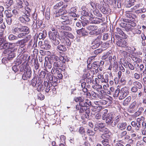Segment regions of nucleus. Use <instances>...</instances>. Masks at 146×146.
I'll list each match as a JSON object with an SVG mask.
<instances>
[{
	"label": "nucleus",
	"instance_id": "nucleus-29",
	"mask_svg": "<svg viewBox=\"0 0 146 146\" xmlns=\"http://www.w3.org/2000/svg\"><path fill=\"white\" fill-rule=\"evenodd\" d=\"M58 34V33H56L51 32H48L49 36L51 40L56 38V37Z\"/></svg>",
	"mask_w": 146,
	"mask_h": 146
},
{
	"label": "nucleus",
	"instance_id": "nucleus-56",
	"mask_svg": "<svg viewBox=\"0 0 146 146\" xmlns=\"http://www.w3.org/2000/svg\"><path fill=\"white\" fill-rule=\"evenodd\" d=\"M63 3V2L61 1L59 3H56V5L54 6V9H57L62 5Z\"/></svg>",
	"mask_w": 146,
	"mask_h": 146
},
{
	"label": "nucleus",
	"instance_id": "nucleus-11",
	"mask_svg": "<svg viewBox=\"0 0 146 146\" xmlns=\"http://www.w3.org/2000/svg\"><path fill=\"white\" fill-rule=\"evenodd\" d=\"M31 35H29L26 38L22 40H18L16 42V44L17 46H19L21 48L25 46L26 43L31 38Z\"/></svg>",
	"mask_w": 146,
	"mask_h": 146
},
{
	"label": "nucleus",
	"instance_id": "nucleus-44",
	"mask_svg": "<svg viewBox=\"0 0 146 146\" xmlns=\"http://www.w3.org/2000/svg\"><path fill=\"white\" fill-rule=\"evenodd\" d=\"M63 33L65 36H66L70 38L73 39L74 38V36L70 33L64 31Z\"/></svg>",
	"mask_w": 146,
	"mask_h": 146
},
{
	"label": "nucleus",
	"instance_id": "nucleus-32",
	"mask_svg": "<svg viewBox=\"0 0 146 146\" xmlns=\"http://www.w3.org/2000/svg\"><path fill=\"white\" fill-rule=\"evenodd\" d=\"M34 71L35 73L39 71V64L37 60H35L34 62Z\"/></svg>",
	"mask_w": 146,
	"mask_h": 146
},
{
	"label": "nucleus",
	"instance_id": "nucleus-4",
	"mask_svg": "<svg viewBox=\"0 0 146 146\" xmlns=\"http://www.w3.org/2000/svg\"><path fill=\"white\" fill-rule=\"evenodd\" d=\"M91 103L90 101L89 100H85L76 106V109L79 111L80 113H83L84 111L86 109V107L89 106H91Z\"/></svg>",
	"mask_w": 146,
	"mask_h": 146
},
{
	"label": "nucleus",
	"instance_id": "nucleus-31",
	"mask_svg": "<svg viewBox=\"0 0 146 146\" xmlns=\"http://www.w3.org/2000/svg\"><path fill=\"white\" fill-rule=\"evenodd\" d=\"M111 39V41H112V38L111 36V35L108 33H104L103 34L102 40H106Z\"/></svg>",
	"mask_w": 146,
	"mask_h": 146
},
{
	"label": "nucleus",
	"instance_id": "nucleus-23",
	"mask_svg": "<svg viewBox=\"0 0 146 146\" xmlns=\"http://www.w3.org/2000/svg\"><path fill=\"white\" fill-rule=\"evenodd\" d=\"M21 22L23 23H25L29 21L30 19L27 15H23L19 18Z\"/></svg>",
	"mask_w": 146,
	"mask_h": 146
},
{
	"label": "nucleus",
	"instance_id": "nucleus-55",
	"mask_svg": "<svg viewBox=\"0 0 146 146\" xmlns=\"http://www.w3.org/2000/svg\"><path fill=\"white\" fill-rule=\"evenodd\" d=\"M44 43L45 45L48 50H49L51 48V46L49 44V43L48 40H45L44 41Z\"/></svg>",
	"mask_w": 146,
	"mask_h": 146
},
{
	"label": "nucleus",
	"instance_id": "nucleus-61",
	"mask_svg": "<svg viewBox=\"0 0 146 146\" xmlns=\"http://www.w3.org/2000/svg\"><path fill=\"white\" fill-rule=\"evenodd\" d=\"M12 17L6 18V21L7 24L9 25H11L12 22Z\"/></svg>",
	"mask_w": 146,
	"mask_h": 146
},
{
	"label": "nucleus",
	"instance_id": "nucleus-57",
	"mask_svg": "<svg viewBox=\"0 0 146 146\" xmlns=\"http://www.w3.org/2000/svg\"><path fill=\"white\" fill-rule=\"evenodd\" d=\"M94 14L95 15L98 17H100L102 16V14L100 13L98 9L95 10L94 11Z\"/></svg>",
	"mask_w": 146,
	"mask_h": 146
},
{
	"label": "nucleus",
	"instance_id": "nucleus-59",
	"mask_svg": "<svg viewBox=\"0 0 146 146\" xmlns=\"http://www.w3.org/2000/svg\"><path fill=\"white\" fill-rule=\"evenodd\" d=\"M6 3L7 6L10 7L13 3V0H7Z\"/></svg>",
	"mask_w": 146,
	"mask_h": 146
},
{
	"label": "nucleus",
	"instance_id": "nucleus-51",
	"mask_svg": "<svg viewBox=\"0 0 146 146\" xmlns=\"http://www.w3.org/2000/svg\"><path fill=\"white\" fill-rule=\"evenodd\" d=\"M36 78L34 77L32 80L31 84L33 86L35 87L37 85Z\"/></svg>",
	"mask_w": 146,
	"mask_h": 146
},
{
	"label": "nucleus",
	"instance_id": "nucleus-40",
	"mask_svg": "<svg viewBox=\"0 0 146 146\" xmlns=\"http://www.w3.org/2000/svg\"><path fill=\"white\" fill-rule=\"evenodd\" d=\"M51 62V61H50L49 60L48 62L47 61H45L44 64L45 67L46 68H47L49 69H50L52 67Z\"/></svg>",
	"mask_w": 146,
	"mask_h": 146
},
{
	"label": "nucleus",
	"instance_id": "nucleus-3",
	"mask_svg": "<svg viewBox=\"0 0 146 146\" xmlns=\"http://www.w3.org/2000/svg\"><path fill=\"white\" fill-rule=\"evenodd\" d=\"M115 36L117 40V45L118 46L125 48L126 50H131V48L128 45L127 42L123 38L121 37L118 35H115Z\"/></svg>",
	"mask_w": 146,
	"mask_h": 146
},
{
	"label": "nucleus",
	"instance_id": "nucleus-9",
	"mask_svg": "<svg viewBox=\"0 0 146 146\" xmlns=\"http://www.w3.org/2000/svg\"><path fill=\"white\" fill-rule=\"evenodd\" d=\"M46 76L49 79L50 83H51V85L56 86L58 79L56 76L51 75L50 74H48Z\"/></svg>",
	"mask_w": 146,
	"mask_h": 146
},
{
	"label": "nucleus",
	"instance_id": "nucleus-14",
	"mask_svg": "<svg viewBox=\"0 0 146 146\" xmlns=\"http://www.w3.org/2000/svg\"><path fill=\"white\" fill-rule=\"evenodd\" d=\"M104 131H105L104 132L105 133L102 134L101 136V137L103 139L101 142L102 144L104 143L103 142H104L106 141V140L108 141L109 142L108 139L110 138L111 135V133L109 131L108 129V130Z\"/></svg>",
	"mask_w": 146,
	"mask_h": 146
},
{
	"label": "nucleus",
	"instance_id": "nucleus-10",
	"mask_svg": "<svg viewBox=\"0 0 146 146\" xmlns=\"http://www.w3.org/2000/svg\"><path fill=\"white\" fill-rule=\"evenodd\" d=\"M94 130L95 131H99L104 132V131L108 130V129L105 127V125L103 123L96 124L95 125Z\"/></svg>",
	"mask_w": 146,
	"mask_h": 146
},
{
	"label": "nucleus",
	"instance_id": "nucleus-54",
	"mask_svg": "<svg viewBox=\"0 0 146 146\" xmlns=\"http://www.w3.org/2000/svg\"><path fill=\"white\" fill-rule=\"evenodd\" d=\"M87 11H80L81 14L82 15L81 17L82 19V18H83L84 16L87 17L89 16V13Z\"/></svg>",
	"mask_w": 146,
	"mask_h": 146
},
{
	"label": "nucleus",
	"instance_id": "nucleus-28",
	"mask_svg": "<svg viewBox=\"0 0 146 146\" xmlns=\"http://www.w3.org/2000/svg\"><path fill=\"white\" fill-rule=\"evenodd\" d=\"M27 56L26 55H24L22 57H21L20 58H18L17 59V60L15 62V64L19 66L20 64L23 62L24 59L25 60L27 58Z\"/></svg>",
	"mask_w": 146,
	"mask_h": 146
},
{
	"label": "nucleus",
	"instance_id": "nucleus-26",
	"mask_svg": "<svg viewBox=\"0 0 146 146\" xmlns=\"http://www.w3.org/2000/svg\"><path fill=\"white\" fill-rule=\"evenodd\" d=\"M8 55V58L9 60H11L12 58L14 57L15 56V53L14 50H8L7 52H6Z\"/></svg>",
	"mask_w": 146,
	"mask_h": 146
},
{
	"label": "nucleus",
	"instance_id": "nucleus-49",
	"mask_svg": "<svg viewBox=\"0 0 146 146\" xmlns=\"http://www.w3.org/2000/svg\"><path fill=\"white\" fill-rule=\"evenodd\" d=\"M146 11V9L144 8L141 9H137L135 11V13L137 14H139L142 13H144Z\"/></svg>",
	"mask_w": 146,
	"mask_h": 146
},
{
	"label": "nucleus",
	"instance_id": "nucleus-21",
	"mask_svg": "<svg viewBox=\"0 0 146 146\" xmlns=\"http://www.w3.org/2000/svg\"><path fill=\"white\" fill-rule=\"evenodd\" d=\"M47 35V32L45 30H41L39 33L38 37L39 39H44L46 36Z\"/></svg>",
	"mask_w": 146,
	"mask_h": 146
},
{
	"label": "nucleus",
	"instance_id": "nucleus-41",
	"mask_svg": "<svg viewBox=\"0 0 146 146\" xmlns=\"http://www.w3.org/2000/svg\"><path fill=\"white\" fill-rule=\"evenodd\" d=\"M135 1V0H129V1L128 2L127 4L126 7L128 8L134 5Z\"/></svg>",
	"mask_w": 146,
	"mask_h": 146
},
{
	"label": "nucleus",
	"instance_id": "nucleus-24",
	"mask_svg": "<svg viewBox=\"0 0 146 146\" xmlns=\"http://www.w3.org/2000/svg\"><path fill=\"white\" fill-rule=\"evenodd\" d=\"M127 125L126 122H120L117 124V127L119 130L123 131L126 129Z\"/></svg>",
	"mask_w": 146,
	"mask_h": 146
},
{
	"label": "nucleus",
	"instance_id": "nucleus-18",
	"mask_svg": "<svg viewBox=\"0 0 146 146\" xmlns=\"http://www.w3.org/2000/svg\"><path fill=\"white\" fill-rule=\"evenodd\" d=\"M62 43L64 45L67 46V47H69L71 45V42L70 40L67 37L62 38L61 39Z\"/></svg>",
	"mask_w": 146,
	"mask_h": 146
},
{
	"label": "nucleus",
	"instance_id": "nucleus-16",
	"mask_svg": "<svg viewBox=\"0 0 146 146\" xmlns=\"http://www.w3.org/2000/svg\"><path fill=\"white\" fill-rule=\"evenodd\" d=\"M50 61L52 60V62H56L58 61H62L63 62L65 63L66 62V59H64V58L62 56L60 57V58L57 56L54 55H53L50 56Z\"/></svg>",
	"mask_w": 146,
	"mask_h": 146
},
{
	"label": "nucleus",
	"instance_id": "nucleus-35",
	"mask_svg": "<svg viewBox=\"0 0 146 146\" xmlns=\"http://www.w3.org/2000/svg\"><path fill=\"white\" fill-rule=\"evenodd\" d=\"M117 33L121 35L122 37L124 39L127 38V35L125 34L119 28H117Z\"/></svg>",
	"mask_w": 146,
	"mask_h": 146
},
{
	"label": "nucleus",
	"instance_id": "nucleus-58",
	"mask_svg": "<svg viewBox=\"0 0 146 146\" xmlns=\"http://www.w3.org/2000/svg\"><path fill=\"white\" fill-rule=\"evenodd\" d=\"M17 65V64L15 65L12 67L13 70L15 73L18 71L19 69V67Z\"/></svg>",
	"mask_w": 146,
	"mask_h": 146
},
{
	"label": "nucleus",
	"instance_id": "nucleus-20",
	"mask_svg": "<svg viewBox=\"0 0 146 146\" xmlns=\"http://www.w3.org/2000/svg\"><path fill=\"white\" fill-rule=\"evenodd\" d=\"M76 32L78 34H81L82 36H88V32L84 28H82L80 29L77 30Z\"/></svg>",
	"mask_w": 146,
	"mask_h": 146
},
{
	"label": "nucleus",
	"instance_id": "nucleus-25",
	"mask_svg": "<svg viewBox=\"0 0 146 146\" xmlns=\"http://www.w3.org/2000/svg\"><path fill=\"white\" fill-rule=\"evenodd\" d=\"M56 46V50L60 52H65L67 50L66 47L63 45L59 44Z\"/></svg>",
	"mask_w": 146,
	"mask_h": 146
},
{
	"label": "nucleus",
	"instance_id": "nucleus-63",
	"mask_svg": "<svg viewBox=\"0 0 146 146\" xmlns=\"http://www.w3.org/2000/svg\"><path fill=\"white\" fill-rule=\"evenodd\" d=\"M79 132L81 134H82L86 132L85 129L83 127H80L79 130Z\"/></svg>",
	"mask_w": 146,
	"mask_h": 146
},
{
	"label": "nucleus",
	"instance_id": "nucleus-5",
	"mask_svg": "<svg viewBox=\"0 0 146 146\" xmlns=\"http://www.w3.org/2000/svg\"><path fill=\"white\" fill-rule=\"evenodd\" d=\"M12 33L14 34H17L20 33H25V35L29 32V28L25 26H22L20 27H13L12 29Z\"/></svg>",
	"mask_w": 146,
	"mask_h": 146
},
{
	"label": "nucleus",
	"instance_id": "nucleus-34",
	"mask_svg": "<svg viewBox=\"0 0 146 146\" xmlns=\"http://www.w3.org/2000/svg\"><path fill=\"white\" fill-rule=\"evenodd\" d=\"M42 82L40 81L37 83V85L36 86L37 88V90L38 92H40L41 91H43L44 90V88H43V85L42 84Z\"/></svg>",
	"mask_w": 146,
	"mask_h": 146
},
{
	"label": "nucleus",
	"instance_id": "nucleus-53",
	"mask_svg": "<svg viewBox=\"0 0 146 146\" xmlns=\"http://www.w3.org/2000/svg\"><path fill=\"white\" fill-rule=\"evenodd\" d=\"M94 74V69L92 68L89 71L88 73L85 75V76H86V77H87L90 76L91 74L92 75H93Z\"/></svg>",
	"mask_w": 146,
	"mask_h": 146
},
{
	"label": "nucleus",
	"instance_id": "nucleus-60",
	"mask_svg": "<svg viewBox=\"0 0 146 146\" xmlns=\"http://www.w3.org/2000/svg\"><path fill=\"white\" fill-rule=\"evenodd\" d=\"M103 51V50L101 48H99L95 50L94 51V53L96 55L98 54L101 53Z\"/></svg>",
	"mask_w": 146,
	"mask_h": 146
},
{
	"label": "nucleus",
	"instance_id": "nucleus-47",
	"mask_svg": "<svg viewBox=\"0 0 146 146\" xmlns=\"http://www.w3.org/2000/svg\"><path fill=\"white\" fill-rule=\"evenodd\" d=\"M127 132L126 131H124L119 133L118 134V136L121 138H122L124 137L127 134Z\"/></svg>",
	"mask_w": 146,
	"mask_h": 146
},
{
	"label": "nucleus",
	"instance_id": "nucleus-15",
	"mask_svg": "<svg viewBox=\"0 0 146 146\" xmlns=\"http://www.w3.org/2000/svg\"><path fill=\"white\" fill-rule=\"evenodd\" d=\"M13 43L9 42H6L5 40L2 44L0 46V49H5V50L4 51L5 53H6L8 50L11 48V46L12 45Z\"/></svg>",
	"mask_w": 146,
	"mask_h": 146
},
{
	"label": "nucleus",
	"instance_id": "nucleus-8",
	"mask_svg": "<svg viewBox=\"0 0 146 146\" xmlns=\"http://www.w3.org/2000/svg\"><path fill=\"white\" fill-rule=\"evenodd\" d=\"M102 36H99L94 39L92 43V45L91 46L92 48L93 49H95L99 47L100 45L102 43L101 41Z\"/></svg>",
	"mask_w": 146,
	"mask_h": 146
},
{
	"label": "nucleus",
	"instance_id": "nucleus-17",
	"mask_svg": "<svg viewBox=\"0 0 146 146\" xmlns=\"http://www.w3.org/2000/svg\"><path fill=\"white\" fill-rule=\"evenodd\" d=\"M120 26L124 28L125 30L128 32L129 31H131L133 29L131 27V26L129 23H124L121 22L120 24Z\"/></svg>",
	"mask_w": 146,
	"mask_h": 146
},
{
	"label": "nucleus",
	"instance_id": "nucleus-50",
	"mask_svg": "<svg viewBox=\"0 0 146 146\" xmlns=\"http://www.w3.org/2000/svg\"><path fill=\"white\" fill-rule=\"evenodd\" d=\"M5 13L6 15V18L13 17V15L11 12L6 10L5 11Z\"/></svg>",
	"mask_w": 146,
	"mask_h": 146
},
{
	"label": "nucleus",
	"instance_id": "nucleus-30",
	"mask_svg": "<svg viewBox=\"0 0 146 146\" xmlns=\"http://www.w3.org/2000/svg\"><path fill=\"white\" fill-rule=\"evenodd\" d=\"M76 9L74 8L72 9L71 12L69 13V15L74 17H78L79 15L77 13H76Z\"/></svg>",
	"mask_w": 146,
	"mask_h": 146
},
{
	"label": "nucleus",
	"instance_id": "nucleus-7",
	"mask_svg": "<svg viewBox=\"0 0 146 146\" xmlns=\"http://www.w3.org/2000/svg\"><path fill=\"white\" fill-rule=\"evenodd\" d=\"M141 104L142 103L140 102L137 103L136 101H134L129 105L128 111L130 113H134L136 111L138 107L139 106H141Z\"/></svg>",
	"mask_w": 146,
	"mask_h": 146
},
{
	"label": "nucleus",
	"instance_id": "nucleus-2",
	"mask_svg": "<svg viewBox=\"0 0 146 146\" xmlns=\"http://www.w3.org/2000/svg\"><path fill=\"white\" fill-rule=\"evenodd\" d=\"M129 93L128 88L125 86L121 89H117L115 90L114 97H118L119 100L124 99L129 94Z\"/></svg>",
	"mask_w": 146,
	"mask_h": 146
},
{
	"label": "nucleus",
	"instance_id": "nucleus-46",
	"mask_svg": "<svg viewBox=\"0 0 146 146\" xmlns=\"http://www.w3.org/2000/svg\"><path fill=\"white\" fill-rule=\"evenodd\" d=\"M94 77L93 75H92L91 77H90L89 78H87V77H86V76H84V77H86V81L87 83L88 84H90L92 82H93L92 81L94 80L93 77Z\"/></svg>",
	"mask_w": 146,
	"mask_h": 146
},
{
	"label": "nucleus",
	"instance_id": "nucleus-43",
	"mask_svg": "<svg viewBox=\"0 0 146 146\" xmlns=\"http://www.w3.org/2000/svg\"><path fill=\"white\" fill-rule=\"evenodd\" d=\"M51 40L53 46H56L60 44V42L56 38Z\"/></svg>",
	"mask_w": 146,
	"mask_h": 146
},
{
	"label": "nucleus",
	"instance_id": "nucleus-48",
	"mask_svg": "<svg viewBox=\"0 0 146 146\" xmlns=\"http://www.w3.org/2000/svg\"><path fill=\"white\" fill-rule=\"evenodd\" d=\"M19 69H20V71L21 72H25V68L26 67H28V68H29V66L26 65L25 66L24 65L22 64L21 65L19 66Z\"/></svg>",
	"mask_w": 146,
	"mask_h": 146
},
{
	"label": "nucleus",
	"instance_id": "nucleus-33",
	"mask_svg": "<svg viewBox=\"0 0 146 146\" xmlns=\"http://www.w3.org/2000/svg\"><path fill=\"white\" fill-rule=\"evenodd\" d=\"M92 66L94 68V69L95 70V71L98 72V68L100 67L99 65V62L98 61L94 62L92 64Z\"/></svg>",
	"mask_w": 146,
	"mask_h": 146
},
{
	"label": "nucleus",
	"instance_id": "nucleus-52",
	"mask_svg": "<svg viewBox=\"0 0 146 146\" xmlns=\"http://www.w3.org/2000/svg\"><path fill=\"white\" fill-rule=\"evenodd\" d=\"M126 64L127 65L129 68L131 70H134L135 69V66L132 64L129 63L128 62H127L126 63Z\"/></svg>",
	"mask_w": 146,
	"mask_h": 146
},
{
	"label": "nucleus",
	"instance_id": "nucleus-1",
	"mask_svg": "<svg viewBox=\"0 0 146 146\" xmlns=\"http://www.w3.org/2000/svg\"><path fill=\"white\" fill-rule=\"evenodd\" d=\"M108 111L105 109L103 110L104 114L102 115V119L103 120L106 119V122L110 126L114 127L119 121L121 119V116L118 115L114 118V115L112 113L107 114Z\"/></svg>",
	"mask_w": 146,
	"mask_h": 146
},
{
	"label": "nucleus",
	"instance_id": "nucleus-45",
	"mask_svg": "<svg viewBox=\"0 0 146 146\" xmlns=\"http://www.w3.org/2000/svg\"><path fill=\"white\" fill-rule=\"evenodd\" d=\"M71 22L70 20L69 17H68L66 19L62 21V23L63 25H66L68 24H70Z\"/></svg>",
	"mask_w": 146,
	"mask_h": 146
},
{
	"label": "nucleus",
	"instance_id": "nucleus-12",
	"mask_svg": "<svg viewBox=\"0 0 146 146\" xmlns=\"http://www.w3.org/2000/svg\"><path fill=\"white\" fill-rule=\"evenodd\" d=\"M25 70V72L22 76V78L24 80H26L30 78L31 76V71L30 67L28 68V67H26Z\"/></svg>",
	"mask_w": 146,
	"mask_h": 146
},
{
	"label": "nucleus",
	"instance_id": "nucleus-64",
	"mask_svg": "<svg viewBox=\"0 0 146 146\" xmlns=\"http://www.w3.org/2000/svg\"><path fill=\"white\" fill-rule=\"evenodd\" d=\"M133 60L137 63H139L141 61V60L140 58L135 57L133 58Z\"/></svg>",
	"mask_w": 146,
	"mask_h": 146
},
{
	"label": "nucleus",
	"instance_id": "nucleus-13",
	"mask_svg": "<svg viewBox=\"0 0 146 146\" xmlns=\"http://www.w3.org/2000/svg\"><path fill=\"white\" fill-rule=\"evenodd\" d=\"M25 36V33H20L17 35V36L13 34H10L8 36V39L10 41L14 40H17L18 38H23Z\"/></svg>",
	"mask_w": 146,
	"mask_h": 146
},
{
	"label": "nucleus",
	"instance_id": "nucleus-39",
	"mask_svg": "<svg viewBox=\"0 0 146 146\" xmlns=\"http://www.w3.org/2000/svg\"><path fill=\"white\" fill-rule=\"evenodd\" d=\"M85 100L84 98L82 97L79 96L78 97H75L74 98V100L76 102H79V104L83 102Z\"/></svg>",
	"mask_w": 146,
	"mask_h": 146
},
{
	"label": "nucleus",
	"instance_id": "nucleus-27",
	"mask_svg": "<svg viewBox=\"0 0 146 146\" xmlns=\"http://www.w3.org/2000/svg\"><path fill=\"white\" fill-rule=\"evenodd\" d=\"M131 100V96H128L123 101L122 103L123 105L124 106H128L130 103Z\"/></svg>",
	"mask_w": 146,
	"mask_h": 146
},
{
	"label": "nucleus",
	"instance_id": "nucleus-19",
	"mask_svg": "<svg viewBox=\"0 0 146 146\" xmlns=\"http://www.w3.org/2000/svg\"><path fill=\"white\" fill-rule=\"evenodd\" d=\"M89 19L91 23L93 24H99L102 22V20L98 18L90 17Z\"/></svg>",
	"mask_w": 146,
	"mask_h": 146
},
{
	"label": "nucleus",
	"instance_id": "nucleus-37",
	"mask_svg": "<svg viewBox=\"0 0 146 146\" xmlns=\"http://www.w3.org/2000/svg\"><path fill=\"white\" fill-rule=\"evenodd\" d=\"M46 75V72H45L44 71H42L38 76V77L39 78V79H40L39 80L41 81L42 79H43L44 78Z\"/></svg>",
	"mask_w": 146,
	"mask_h": 146
},
{
	"label": "nucleus",
	"instance_id": "nucleus-22",
	"mask_svg": "<svg viewBox=\"0 0 146 146\" xmlns=\"http://www.w3.org/2000/svg\"><path fill=\"white\" fill-rule=\"evenodd\" d=\"M48 80L44 81V90L45 92L48 93L50 90V85L48 83Z\"/></svg>",
	"mask_w": 146,
	"mask_h": 146
},
{
	"label": "nucleus",
	"instance_id": "nucleus-36",
	"mask_svg": "<svg viewBox=\"0 0 146 146\" xmlns=\"http://www.w3.org/2000/svg\"><path fill=\"white\" fill-rule=\"evenodd\" d=\"M133 85L138 89H141L142 87V86L141 83L138 81H135L133 83Z\"/></svg>",
	"mask_w": 146,
	"mask_h": 146
},
{
	"label": "nucleus",
	"instance_id": "nucleus-62",
	"mask_svg": "<svg viewBox=\"0 0 146 146\" xmlns=\"http://www.w3.org/2000/svg\"><path fill=\"white\" fill-rule=\"evenodd\" d=\"M87 133L89 135L91 136H93L95 134V131H93L89 129H88L87 130Z\"/></svg>",
	"mask_w": 146,
	"mask_h": 146
},
{
	"label": "nucleus",
	"instance_id": "nucleus-6",
	"mask_svg": "<svg viewBox=\"0 0 146 146\" xmlns=\"http://www.w3.org/2000/svg\"><path fill=\"white\" fill-rule=\"evenodd\" d=\"M98 28L97 26L95 25H89L86 27L87 29L90 31L89 34L93 36H96L100 34V30Z\"/></svg>",
	"mask_w": 146,
	"mask_h": 146
},
{
	"label": "nucleus",
	"instance_id": "nucleus-38",
	"mask_svg": "<svg viewBox=\"0 0 146 146\" xmlns=\"http://www.w3.org/2000/svg\"><path fill=\"white\" fill-rule=\"evenodd\" d=\"M61 30L65 31H71L72 30V29L69 26L66 25H62L60 27Z\"/></svg>",
	"mask_w": 146,
	"mask_h": 146
},
{
	"label": "nucleus",
	"instance_id": "nucleus-42",
	"mask_svg": "<svg viewBox=\"0 0 146 146\" xmlns=\"http://www.w3.org/2000/svg\"><path fill=\"white\" fill-rule=\"evenodd\" d=\"M53 68L56 69H58V68L61 66L60 61L53 63Z\"/></svg>",
	"mask_w": 146,
	"mask_h": 146
}]
</instances>
